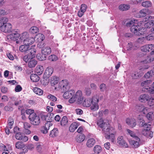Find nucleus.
<instances>
[{"label": "nucleus", "mask_w": 154, "mask_h": 154, "mask_svg": "<svg viewBox=\"0 0 154 154\" xmlns=\"http://www.w3.org/2000/svg\"><path fill=\"white\" fill-rule=\"evenodd\" d=\"M19 32V30H14L12 34L8 36V38L12 40H16V43L19 44L22 43L23 44H32L35 42L34 38L29 37L28 32H24L20 35Z\"/></svg>", "instance_id": "nucleus-1"}, {"label": "nucleus", "mask_w": 154, "mask_h": 154, "mask_svg": "<svg viewBox=\"0 0 154 154\" xmlns=\"http://www.w3.org/2000/svg\"><path fill=\"white\" fill-rule=\"evenodd\" d=\"M97 124L102 128V133L106 134V139H109L113 143L115 140V135L116 133L115 128L110 127L108 122H105L102 119L97 122Z\"/></svg>", "instance_id": "nucleus-2"}, {"label": "nucleus", "mask_w": 154, "mask_h": 154, "mask_svg": "<svg viewBox=\"0 0 154 154\" xmlns=\"http://www.w3.org/2000/svg\"><path fill=\"white\" fill-rule=\"evenodd\" d=\"M142 23L138 22L137 20H127L125 21V25L127 27H131V31L135 35H140L144 34L143 28H141V24Z\"/></svg>", "instance_id": "nucleus-3"}, {"label": "nucleus", "mask_w": 154, "mask_h": 154, "mask_svg": "<svg viewBox=\"0 0 154 154\" xmlns=\"http://www.w3.org/2000/svg\"><path fill=\"white\" fill-rule=\"evenodd\" d=\"M99 101L98 97L97 96L93 97L92 99L88 98L85 99L83 101H82V105L84 107H89L91 106V110L95 111L98 110L99 109V106L98 103Z\"/></svg>", "instance_id": "nucleus-4"}, {"label": "nucleus", "mask_w": 154, "mask_h": 154, "mask_svg": "<svg viewBox=\"0 0 154 154\" xmlns=\"http://www.w3.org/2000/svg\"><path fill=\"white\" fill-rule=\"evenodd\" d=\"M23 44L24 45H21L19 47L20 51L26 54H30L32 56H34L36 51V50L33 48L35 46V45H33L31 48H29V45L32 44Z\"/></svg>", "instance_id": "nucleus-5"}, {"label": "nucleus", "mask_w": 154, "mask_h": 154, "mask_svg": "<svg viewBox=\"0 0 154 154\" xmlns=\"http://www.w3.org/2000/svg\"><path fill=\"white\" fill-rule=\"evenodd\" d=\"M83 99L82 92L79 90L74 94L72 97H71L69 100V102L70 103H73L76 101L78 104H80L82 102Z\"/></svg>", "instance_id": "nucleus-6"}, {"label": "nucleus", "mask_w": 154, "mask_h": 154, "mask_svg": "<svg viewBox=\"0 0 154 154\" xmlns=\"http://www.w3.org/2000/svg\"><path fill=\"white\" fill-rule=\"evenodd\" d=\"M29 118L31 124L35 125H39L40 122V117L35 113L32 114L29 116Z\"/></svg>", "instance_id": "nucleus-7"}, {"label": "nucleus", "mask_w": 154, "mask_h": 154, "mask_svg": "<svg viewBox=\"0 0 154 154\" xmlns=\"http://www.w3.org/2000/svg\"><path fill=\"white\" fill-rule=\"evenodd\" d=\"M58 88L64 91L70 89V87L68 81L66 80H63L59 83Z\"/></svg>", "instance_id": "nucleus-8"}, {"label": "nucleus", "mask_w": 154, "mask_h": 154, "mask_svg": "<svg viewBox=\"0 0 154 154\" xmlns=\"http://www.w3.org/2000/svg\"><path fill=\"white\" fill-rule=\"evenodd\" d=\"M117 143L119 146L125 148H128V143L124 139L122 136H119L117 139Z\"/></svg>", "instance_id": "nucleus-9"}, {"label": "nucleus", "mask_w": 154, "mask_h": 154, "mask_svg": "<svg viewBox=\"0 0 154 154\" xmlns=\"http://www.w3.org/2000/svg\"><path fill=\"white\" fill-rule=\"evenodd\" d=\"M135 139L136 140H129L130 145L132 148H137L139 146V143L140 141V139L138 137H136Z\"/></svg>", "instance_id": "nucleus-10"}, {"label": "nucleus", "mask_w": 154, "mask_h": 154, "mask_svg": "<svg viewBox=\"0 0 154 154\" xmlns=\"http://www.w3.org/2000/svg\"><path fill=\"white\" fill-rule=\"evenodd\" d=\"M152 81L149 80H147L142 82L141 83V86L143 87L145 90L144 91L146 92H149V89L150 88L149 85L152 83Z\"/></svg>", "instance_id": "nucleus-11"}, {"label": "nucleus", "mask_w": 154, "mask_h": 154, "mask_svg": "<svg viewBox=\"0 0 154 154\" xmlns=\"http://www.w3.org/2000/svg\"><path fill=\"white\" fill-rule=\"evenodd\" d=\"M12 28L11 25L9 23H6L3 25L1 28V30L4 32L6 33L10 32Z\"/></svg>", "instance_id": "nucleus-12"}, {"label": "nucleus", "mask_w": 154, "mask_h": 154, "mask_svg": "<svg viewBox=\"0 0 154 154\" xmlns=\"http://www.w3.org/2000/svg\"><path fill=\"white\" fill-rule=\"evenodd\" d=\"M143 135L147 138H151L153 136V132L151 130H148V129H144L142 131Z\"/></svg>", "instance_id": "nucleus-13"}, {"label": "nucleus", "mask_w": 154, "mask_h": 154, "mask_svg": "<svg viewBox=\"0 0 154 154\" xmlns=\"http://www.w3.org/2000/svg\"><path fill=\"white\" fill-rule=\"evenodd\" d=\"M15 137L17 139L22 140L24 142H26L28 140V138L27 136L20 133H17L15 135Z\"/></svg>", "instance_id": "nucleus-14"}, {"label": "nucleus", "mask_w": 154, "mask_h": 154, "mask_svg": "<svg viewBox=\"0 0 154 154\" xmlns=\"http://www.w3.org/2000/svg\"><path fill=\"white\" fill-rule=\"evenodd\" d=\"M64 93L63 95V97L66 99H68L69 98H71L72 97L74 94L75 93V91L73 90L70 91H66Z\"/></svg>", "instance_id": "nucleus-15"}, {"label": "nucleus", "mask_w": 154, "mask_h": 154, "mask_svg": "<svg viewBox=\"0 0 154 154\" xmlns=\"http://www.w3.org/2000/svg\"><path fill=\"white\" fill-rule=\"evenodd\" d=\"M51 52V48L49 47L46 46L43 48L41 50V53L42 55L45 56L49 55Z\"/></svg>", "instance_id": "nucleus-16"}, {"label": "nucleus", "mask_w": 154, "mask_h": 154, "mask_svg": "<svg viewBox=\"0 0 154 154\" xmlns=\"http://www.w3.org/2000/svg\"><path fill=\"white\" fill-rule=\"evenodd\" d=\"M140 23H142V24H141V26L144 24V27L146 28H150L154 25V17L151 20L148 22L144 23L143 21H140Z\"/></svg>", "instance_id": "nucleus-17"}, {"label": "nucleus", "mask_w": 154, "mask_h": 154, "mask_svg": "<svg viewBox=\"0 0 154 154\" xmlns=\"http://www.w3.org/2000/svg\"><path fill=\"white\" fill-rule=\"evenodd\" d=\"M137 47V45L136 44L129 42L125 48L128 51H130L135 50Z\"/></svg>", "instance_id": "nucleus-18"}, {"label": "nucleus", "mask_w": 154, "mask_h": 154, "mask_svg": "<svg viewBox=\"0 0 154 154\" xmlns=\"http://www.w3.org/2000/svg\"><path fill=\"white\" fill-rule=\"evenodd\" d=\"M51 123L50 122H48L45 124V126L42 128L41 130V131L42 133L46 134L48 133V130L49 129Z\"/></svg>", "instance_id": "nucleus-19"}, {"label": "nucleus", "mask_w": 154, "mask_h": 154, "mask_svg": "<svg viewBox=\"0 0 154 154\" xmlns=\"http://www.w3.org/2000/svg\"><path fill=\"white\" fill-rule=\"evenodd\" d=\"M150 97L146 94H142L140 95L139 98V100L140 101L142 102H146L148 100Z\"/></svg>", "instance_id": "nucleus-20"}, {"label": "nucleus", "mask_w": 154, "mask_h": 154, "mask_svg": "<svg viewBox=\"0 0 154 154\" xmlns=\"http://www.w3.org/2000/svg\"><path fill=\"white\" fill-rule=\"evenodd\" d=\"M126 121L127 124L133 128L135 127L137 124L135 119H127Z\"/></svg>", "instance_id": "nucleus-21"}, {"label": "nucleus", "mask_w": 154, "mask_h": 154, "mask_svg": "<svg viewBox=\"0 0 154 154\" xmlns=\"http://www.w3.org/2000/svg\"><path fill=\"white\" fill-rule=\"evenodd\" d=\"M53 72V69L51 67H48L45 70L44 73V76L46 78L49 77Z\"/></svg>", "instance_id": "nucleus-22"}, {"label": "nucleus", "mask_w": 154, "mask_h": 154, "mask_svg": "<svg viewBox=\"0 0 154 154\" xmlns=\"http://www.w3.org/2000/svg\"><path fill=\"white\" fill-rule=\"evenodd\" d=\"M45 38L44 35L41 33H38L37 34L34 38L35 41L38 42H41L43 41Z\"/></svg>", "instance_id": "nucleus-23"}, {"label": "nucleus", "mask_w": 154, "mask_h": 154, "mask_svg": "<svg viewBox=\"0 0 154 154\" xmlns=\"http://www.w3.org/2000/svg\"><path fill=\"white\" fill-rule=\"evenodd\" d=\"M37 61L35 59L32 58L28 62V66L29 68H32L34 67L37 64Z\"/></svg>", "instance_id": "nucleus-24"}, {"label": "nucleus", "mask_w": 154, "mask_h": 154, "mask_svg": "<svg viewBox=\"0 0 154 154\" xmlns=\"http://www.w3.org/2000/svg\"><path fill=\"white\" fill-rule=\"evenodd\" d=\"M14 104L11 102H9L7 106H5L4 108V110L8 111H12L14 109Z\"/></svg>", "instance_id": "nucleus-25"}, {"label": "nucleus", "mask_w": 154, "mask_h": 154, "mask_svg": "<svg viewBox=\"0 0 154 154\" xmlns=\"http://www.w3.org/2000/svg\"><path fill=\"white\" fill-rule=\"evenodd\" d=\"M95 143V140L93 138H91L88 140L86 143V146L89 147L90 148L93 147Z\"/></svg>", "instance_id": "nucleus-26"}, {"label": "nucleus", "mask_w": 154, "mask_h": 154, "mask_svg": "<svg viewBox=\"0 0 154 154\" xmlns=\"http://www.w3.org/2000/svg\"><path fill=\"white\" fill-rule=\"evenodd\" d=\"M85 139V135L82 134H79L77 135L76 137V140L79 143L83 142Z\"/></svg>", "instance_id": "nucleus-27"}, {"label": "nucleus", "mask_w": 154, "mask_h": 154, "mask_svg": "<svg viewBox=\"0 0 154 154\" xmlns=\"http://www.w3.org/2000/svg\"><path fill=\"white\" fill-rule=\"evenodd\" d=\"M44 71V68L42 66H37L35 70V72L38 75H41Z\"/></svg>", "instance_id": "nucleus-28"}, {"label": "nucleus", "mask_w": 154, "mask_h": 154, "mask_svg": "<svg viewBox=\"0 0 154 154\" xmlns=\"http://www.w3.org/2000/svg\"><path fill=\"white\" fill-rule=\"evenodd\" d=\"M130 5L125 4H122L120 5L119 7V9L122 11H126L128 10L130 8Z\"/></svg>", "instance_id": "nucleus-29"}, {"label": "nucleus", "mask_w": 154, "mask_h": 154, "mask_svg": "<svg viewBox=\"0 0 154 154\" xmlns=\"http://www.w3.org/2000/svg\"><path fill=\"white\" fill-rule=\"evenodd\" d=\"M68 120L66 116H63L60 121V125L62 126H65L68 125Z\"/></svg>", "instance_id": "nucleus-30"}, {"label": "nucleus", "mask_w": 154, "mask_h": 154, "mask_svg": "<svg viewBox=\"0 0 154 154\" xmlns=\"http://www.w3.org/2000/svg\"><path fill=\"white\" fill-rule=\"evenodd\" d=\"M59 82V78L55 76H52L50 80L51 85L54 86L57 84Z\"/></svg>", "instance_id": "nucleus-31"}, {"label": "nucleus", "mask_w": 154, "mask_h": 154, "mask_svg": "<svg viewBox=\"0 0 154 154\" xmlns=\"http://www.w3.org/2000/svg\"><path fill=\"white\" fill-rule=\"evenodd\" d=\"M58 131L57 128H54L51 131L50 133L49 136L51 137H54L57 136L58 134Z\"/></svg>", "instance_id": "nucleus-32"}, {"label": "nucleus", "mask_w": 154, "mask_h": 154, "mask_svg": "<svg viewBox=\"0 0 154 154\" xmlns=\"http://www.w3.org/2000/svg\"><path fill=\"white\" fill-rule=\"evenodd\" d=\"M78 128V125L76 122L72 123L70 126L69 130L71 132H73Z\"/></svg>", "instance_id": "nucleus-33"}, {"label": "nucleus", "mask_w": 154, "mask_h": 154, "mask_svg": "<svg viewBox=\"0 0 154 154\" xmlns=\"http://www.w3.org/2000/svg\"><path fill=\"white\" fill-rule=\"evenodd\" d=\"M34 92L39 95H42L43 94V91L38 87H35L33 89Z\"/></svg>", "instance_id": "nucleus-34"}, {"label": "nucleus", "mask_w": 154, "mask_h": 154, "mask_svg": "<svg viewBox=\"0 0 154 154\" xmlns=\"http://www.w3.org/2000/svg\"><path fill=\"white\" fill-rule=\"evenodd\" d=\"M8 21V19L6 17H2L0 18V27L2 28L3 25L5 24Z\"/></svg>", "instance_id": "nucleus-35"}, {"label": "nucleus", "mask_w": 154, "mask_h": 154, "mask_svg": "<svg viewBox=\"0 0 154 154\" xmlns=\"http://www.w3.org/2000/svg\"><path fill=\"white\" fill-rule=\"evenodd\" d=\"M25 145L21 142L19 141L15 143V147L16 148L18 149H21L25 147Z\"/></svg>", "instance_id": "nucleus-36"}, {"label": "nucleus", "mask_w": 154, "mask_h": 154, "mask_svg": "<svg viewBox=\"0 0 154 154\" xmlns=\"http://www.w3.org/2000/svg\"><path fill=\"white\" fill-rule=\"evenodd\" d=\"M35 56V54L34 55V56H31L30 54H26L23 57V60L26 62H28L31 59H32V58L34 57Z\"/></svg>", "instance_id": "nucleus-37"}, {"label": "nucleus", "mask_w": 154, "mask_h": 154, "mask_svg": "<svg viewBox=\"0 0 154 154\" xmlns=\"http://www.w3.org/2000/svg\"><path fill=\"white\" fill-rule=\"evenodd\" d=\"M30 79L33 82H37L39 80V78L37 75L32 74L30 76Z\"/></svg>", "instance_id": "nucleus-38"}, {"label": "nucleus", "mask_w": 154, "mask_h": 154, "mask_svg": "<svg viewBox=\"0 0 154 154\" xmlns=\"http://www.w3.org/2000/svg\"><path fill=\"white\" fill-rule=\"evenodd\" d=\"M94 151L95 153H99L102 151V148L99 145H96L94 147Z\"/></svg>", "instance_id": "nucleus-39"}, {"label": "nucleus", "mask_w": 154, "mask_h": 154, "mask_svg": "<svg viewBox=\"0 0 154 154\" xmlns=\"http://www.w3.org/2000/svg\"><path fill=\"white\" fill-rule=\"evenodd\" d=\"M147 101L148 105L153 108L154 106V98L150 96Z\"/></svg>", "instance_id": "nucleus-40"}, {"label": "nucleus", "mask_w": 154, "mask_h": 154, "mask_svg": "<svg viewBox=\"0 0 154 154\" xmlns=\"http://www.w3.org/2000/svg\"><path fill=\"white\" fill-rule=\"evenodd\" d=\"M147 9H143L140 10V11L139 17H143L146 16Z\"/></svg>", "instance_id": "nucleus-41"}, {"label": "nucleus", "mask_w": 154, "mask_h": 154, "mask_svg": "<svg viewBox=\"0 0 154 154\" xmlns=\"http://www.w3.org/2000/svg\"><path fill=\"white\" fill-rule=\"evenodd\" d=\"M154 60V58L150 56H147L143 61V63H150L152 62Z\"/></svg>", "instance_id": "nucleus-42"}, {"label": "nucleus", "mask_w": 154, "mask_h": 154, "mask_svg": "<svg viewBox=\"0 0 154 154\" xmlns=\"http://www.w3.org/2000/svg\"><path fill=\"white\" fill-rule=\"evenodd\" d=\"M29 32L32 34H35L38 32V29L36 26H33L29 29Z\"/></svg>", "instance_id": "nucleus-43"}, {"label": "nucleus", "mask_w": 154, "mask_h": 154, "mask_svg": "<svg viewBox=\"0 0 154 154\" xmlns=\"http://www.w3.org/2000/svg\"><path fill=\"white\" fill-rule=\"evenodd\" d=\"M152 4L151 2L149 1L144 2L142 3V6L146 8H148L151 7L152 6Z\"/></svg>", "instance_id": "nucleus-44"}, {"label": "nucleus", "mask_w": 154, "mask_h": 154, "mask_svg": "<svg viewBox=\"0 0 154 154\" xmlns=\"http://www.w3.org/2000/svg\"><path fill=\"white\" fill-rule=\"evenodd\" d=\"M14 123V120L12 118H9L8 119V124L7 126L9 127L10 129H11L12 128V126H13Z\"/></svg>", "instance_id": "nucleus-45"}, {"label": "nucleus", "mask_w": 154, "mask_h": 154, "mask_svg": "<svg viewBox=\"0 0 154 154\" xmlns=\"http://www.w3.org/2000/svg\"><path fill=\"white\" fill-rule=\"evenodd\" d=\"M47 97L48 99L54 102L57 100V98L56 97L51 94H48L47 96Z\"/></svg>", "instance_id": "nucleus-46"}, {"label": "nucleus", "mask_w": 154, "mask_h": 154, "mask_svg": "<svg viewBox=\"0 0 154 154\" xmlns=\"http://www.w3.org/2000/svg\"><path fill=\"white\" fill-rule=\"evenodd\" d=\"M153 75H154V72L152 70H151L148 72L147 73L144 75V77L146 78H149L150 76H152Z\"/></svg>", "instance_id": "nucleus-47"}, {"label": "nucleus", "mask_w": 154, "mask_h": 154, "mask_svg": "<svg viewBox=\"0 0 154 154\" xmlns=\"http://www.w3.org/2000/svg\"><path fill=\"white\" fill-rule=\"evenodd\" d=\"M126 130L128 134L130 135L131 137L134 138H136V137H138L137 136H136L134 133L128 129H127Z\"/></svg>", "instance_id": "nucleus-48"}, {"label": "nucleus", "mask_w": 154, "mask_h": 154, "mask_svg": "<svg viewBox=\"0 0 154 154\" xmlns=\"http://www.w3.org/2000/svg\"><path fill=\"white\" fill-rule=\"evenodd\" d=\"M37 57L39 60L42 61L45 60L46 57L44 55H41L40 54H38L37 55Z\"/></svg>", "instance_id": "nucleus-49"}, {"label": "nucleus", "mask_w": 154, "mask_h": 154, "mask_svg": "<svg viewBox=\"0 0 154 154\" xmlns=\"http://www.w3.org/2000/svg\"><path fill=\"white\" fill-rule=\"evenodd\" d=\"M57 59V57L54 54L51 55L48 57V60L51 61H56Z\"/></svg>", "instance_id": "nucleus-50"}, {"label": "nucleus", "mask_w": 154, "mask_h": 154, "mask_svg": "<svg viewBox=\"0 0 154 154\" xmlns=\"http://www.w3.org/2000/svg\"><path fill=\"white\" fill-rule=\"evenodd\" d=\"M51 115L49 113H48L47 115L43 114L41 116V119L43 120H45L48 122V117Z\"/></svg>", "instance_id": "nucleus-51"}, {"label": "nucleus", "mask_w": 154, "mask_h": 154, "mask_svg": "<svg viewBox=\"0 0 154 154\" xmlns=\"http://www.w3.org/2000/svg\"><path fill=\"white\" fill-rule=\"evenodd\" d=\"M154 116V114L153 112H149L147 115V117L149 120L152 119V118Z\"/></svg>", "instance_id": "nucleus-52"}, {"label": "nucleus", "mask_w": 154, "mask_h": 154, "mask_svg": "<svg viewBox=\"0 0 154 154\" xmlns=\"http://www.w3.org/2000/svg\"><path fill=\"white\" fill-rule=\"evenodd\" d=\"M151 123L149 122L148 123H146L145 126L143 127L145 129H148V130H150L151 128Z\"/></svg>", "instance_id": "nucleus-53"}, {"label": "nucleus", "mask_w": 154, "mask_h": 154, "mask_svg": "<svg viewBox=\"0 0 154 154\" xmlns=\"http://www.w3.org/2000/svg\"><path fill=\"white\" fill-rule=\"evenodd\" d=\"M34 112V111L33 109H29L26 110V114L29 115V116H30L32 114L35 113Z\"/></svg>", "instance_id": "nucleus-54"}, {"label": "nucleus", "mask_w": 154, "mask_h": 154, "mask_svg": "<svg viewBox=\"0 0 154 154\" xmlns=\"http://www.w3.org/2000/svg\"><path fill=\"white\" fill-rule=\"evenodd\" d=\"M87 8V6L86 5L83 4L81 5L80 10L85 12L86 11Z\"/></svg>", "instance_id": "nucleus-55"}, {"label": "nucleus", "mask_w": 154, "mask_h": 154, "mask_svg": "<svg viewBox=\"0 0 154 154\" xmlns=\"http://www.w3.org/2000/svg\"><path fill=\"white\" fill-rule=\"evenodd\" d=\"M148 47L147 45L143 46L141 47V50L143 52H148Z\"/></svg>", "instance_id": "nucleus-56"}, {"label": "nucleus", "mask_w": 154, "mask_h": 154, "mask_svg": "<svg viewBox=\"0 0 154 154\" xmlns=\"http://www.w3.org/2000/svg\"><path fill=\"white\" fill-rule=\"evenodd\" d=\"M143 106L142 105H140L139 106H136V109L138 112H142L143 109Z\"/></svg>", "instance_id": "nucleus-57"}, {"label": "nucleus", "mask_w": 154, "mask_h": 154, "mask_svg": "<svg viewBox=\"0 0 154 154\" xmlns=\"http://www.w3.org/2000/svg\"><path fill=\"white\" fill-rule=\"evenodd\" d=\"M75 112L77 115H81L83 113V111L80 109H77L75 110Z\"/></svg>", "instance_id": "nucleus-58"}, {"label": "nucleus", "mask_w": 154, "mask_h": 154, "mask_svg": "<svg viewBox=\"0 0 154 154\" xmlns=\"http://www.w3.org/2000/svg\"><path fill=\"white\" fill-rule=\"evenodd\" d=\"M148 47V52H149L150 51H152L154 49V45L153 44H149L147 45Z\"/></svg>", "instance_id": "nucleus-59"}, {"label": "nucleus", "mask_w": 154, "mask_h": 154, "mask_svg": "<svg viewBox=\"0 0 154 154\" xmlns=\"http://www.w3.org/2000/svg\"><path fill=\"white\" fill-rule=\"evenodd\" d=\"M1 91L2 93L5 94L8 92V88L7 87H2L1 88Z\"/></svg>", "instance_id": "nucleus-60"}, {"label": "nucleus", "mask_w": 154, "mask_h": 154, "mask_svg": "<svg viewBox=\"0 0 154 154\" xmlns=\"http://www.w3.org/2000/svg\"><path fill=\"white\" fill-rule=\"evenodd\" d=\"M22 90V88L19 85H17L15 88V91L17 92L21 91Z\"/></svg>", "instance_id": "nucleus-61"}, {"label": "nucleus", "mask_w": 154, "mask_h": 154, "mask_svg": "<svg viewBox=\"0 0 154 154\" xmlns=\"http://www.w3.org/2000/svg\"><path fill=\"white\" fill-rule=\"evenodd\" d=\"M2 147H3L4 150L8 151V152H2V154H9L8 153L9 152L8 151V150L7 149L6 146L3 145L2 146Z\"/></svg>", "instance_id": "nucleus-62"}, {"label": "nucleus", "mask_w": 154, "mask_h": 154, "mask_svg": "<svg viewBox=\"0 0 154 154\" xmlns=\"http://www.w3.org/2000/svg\"><path fill=\"white\" fill-rule=\"evenodd\" d=\"M138 119L140 120V125L142 126L143 127H144L146 124V123L145 122V121L144 120H143L142 119Z\"/></svg>", "instance_id": "nucleus-63"}, {"label": "nucleus", "mask_w": 154, "mask_h": 154, "mask_svg": "<svg viewBox=\"0 0 154 154\" xmlns=\"http://www.w3.org/2000/svg\"><path fill=\"white\" fill-rule=\"evenodd\" d=\"M149 92L152 94H154V82L152 84V88L149 89Z\"/></svg>", "instance_id": "nucleus-64"}]
</instances>
